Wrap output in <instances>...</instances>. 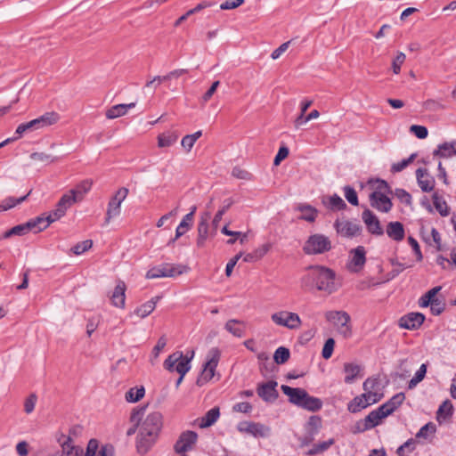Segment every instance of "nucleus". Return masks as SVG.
<instances>
[{
	"mask_svg": "<svg viewBox=\"0 0 456 456\" xmlns=\"http://www.w3.org/2000/svg\"><path fill=\"white\" fill-rule=\"evenodd\" d=\"M379 384V382L378 379L368 378L363 382V385H362L364 393L379 394L377 391V387H378Z\"/></svg>",
	"mask_w": 456,
	"mask_h": 456,
	"instance_id": "obj_59",
	"label": "nucleus"
},
{
	"mask_svg": "<svg viewBox=\"0 0 456 456\" xmlns=\"http://www.w3.org/2000/svg\"><path fill=\"white\" fill-rule=\"evenodd\" d=\"M335 346V340L331 338H328L323 346L322 355L324 359H330L332 355Z\"/></svg>",
	"mask_w": 456,
	"mask_h": 456,
	"instance_id": "obj_62",
	"label": "nucleus"
},
{
	"mask_svg": "<svg viewBox=\"0 0 456 456\" xmlns=\"http://www.w3.org/2000/svg\"><path fill=\"white\" fill-rule=\"evenodd\" d=\"M221 357V352L217 347H212L207 354V361L203 365L200 375L197 379L196 384L199 387L208 382L215 376L216 369Z\"/></svg>",
	"mask_w": 456,
	"mask_h": 456,
	"instance_id": "obj_5",
	"label": "nucleus"
},
{
	"mask_svg": "<svg viewBox=\"0 0 456 456\" xmlns=\"http://www.w3.org/2000/svg\"><path fill=\"white\" fill-rule=\"evenodd\" d=\"M445 309V303L441 299L433 300L430 305V311L434 315L441 314Z\"/></svg>",
	"mask_w": 456,
	"mask_h": 456,
	"instance_id": "obj_64",
	"label": "nucleus"
},
{
	"mask_svg": "<svg viewBox=\"0 0 456 456\" xmlns=\"http://www.w3.org/2000/svg\"><path fill=\"white\" fill-rule=\"evenodd\" d=\"M361 366L356 363H344V372L346 373L344 379L345 383L352 384L361 372Z\"/></svg>",
	"mask_w": 456,
	"mask_h": 456,
	"instance_id": "obj_36",
	"label": "nucleus"
},
{
	"mask_svg": "<svg viewBox=\"0 0 456 456\" xmlns=\"http://www.w3.org/2000/svg\"><path fill=\"white\" fill-rule=\"evenodd\" d=\"M405 395L403 393H398L392 396L387 402L381 404L384 411L387 415L392 414L404 401Z\"/></svg>",
	"mask_w": 456,
	"mask_h": 456,
	"instance_id": "obj_34",
	"label": "nucleus"
},
{
	"mask_svg": "<svg viewBox=\"0 0 456 456\" xmlns=\"http://www.w3.org/2000/svg\"><path fill=\"white\" fill-rule=\"evenodd\" d=\"M335 227L339 234L348 238L357 236L362 232L359 224L350 221H336Z\"/></svg>",
	"mask_w": 456,
	"mask_h": 456,
	"instance_id": "obj_18",
	"label": "nucleus"
},
{
	"mask_svg": "<svg viewBox=\"0 0 456 456\" xmlns=\"http://www.w3.org/2000/svg\"><path fill=\"white\" fill-rule=\"evenodd\" d=\"M29 231L31 230L28 222L21 224H18L4 232V234L0 237V240L8 239L11 238L12 236H22L27 234Z\"/></svg>",
	"mask_w": 456,
	"mask_h": 456,
	"instance_id": "obj_41",
	"label": "nucleus"
},
{
	"mask_svg": "<svg viewBox=\"0 0 456 456\" xmlns=\"http://www.w3.org/2000/svg\"><path fill=\"white\" fill-rule=\"evenodd\" d=\"M434 155L441 158H450L456 155V140L439 144L434 151Z\"/></svg>",
	"mask_w": 456,
	"mask_h": 456,
	"instance_id": "obj_33",
	"label": "nucleus"
},
{
	"mask_svg": "<svg viewBox=\"0 0 456 456\" xmlns=\"http://www.w3.org/2000/svg\"><path fill=\"white\" fill-rule=\"evenodd\" d=\"M331 248L330 240L321 233H315L308 237L303 246L306 255H319L328 252Z\"/></svg>",
	"mask_w": 456,
	"mask_h": 456,
	"instance_id": "obj_6",
	"label": "nucleus"
},
{
	"mask_svg": "<svg viewBox=\"0 0 456 456\" xmlns=\"http://www.w3.org/2000/svg\"><path fill=\"white\" fill-rule=\"evenodd\" d=\"M406 56L403 53L399 52L395 58L392 61V69L395 74H399L401 70V67L405 61Z\"/></svg>",
	"mask_w": 456,
	"mask_h": 456,
	"instance_id": "obj_63",
	"label": "nucleus"
},
{
	"mask_svg": "<svg viewBox=\"0 0 456 456\" xmlns=\"http://www.w3.org/2000/svg\"><path fill=\"white\" fill-rule=\"evenodd\" d=\"M30 192H31V191H29V192L27 195L20 197V198L8 197V198L4 199L0 203V212L6 211L8 209L14 208L16 205L22 203L23 201H25L27 200V198L30 194Z\"/></svg>",
	"mask_w": 456,
	"mask_h": 456,
	"instance_id": "obj_45",
	"label": "nucleus"
},
{
	"mask_svg": "<svg viewBox=\"0 0 456 456\" xmlns=\"http://www.w3.org/2000/svg\"><path fill=\"white\" fill-rule=\"evenodd\" d=\"M74 204V198L69 196H62L56 205V208L53 210L55 212V216L61 218L62 217L67 209L70 208Z\"/></svg>",
	"mask_w": 456,
	"mask_h": 456,
	"instance_id": "obj_40",
	"label": "nucleus"
},
{
	"mask_svg": "<svg viewBox=\"0 0 456 456\" xmlns=\"http://www.w3.org/2000/svg\"><path fill=\"white\" fill-rule=\"evenodd\" d=\"M322 202L331 210H342L346 208V204L338 194L323 199Z\"/></svg>",
	"mask_w": 456,
	"mask_h": 456,
	"instance_id": "obj_42",
	"label": "nucleus"
},
{
	"mask_svg": "<svg viewBox=\"0 0 456 456\" xmlns=\"http://www.w3.org/2000/svg\"><path fill=\"white\" fill-rule=\"evenodd\" d=\"M362 218L369 232L378 236H380L384 233L379 218L370 209H365L362 214Z\"/></svg>",
	"mask_w": 456,
	"mask_h": 456,
	"instance_id": "obj_16",
	"label": "nucleus"
},
{
	"mask_svg": "<svg viewBox=\"0 0 456 456\" xmlns=\"http://www.w3.org/2000/svg\"><path fill=\"white\" fill-rule=\"evenodd\" d=\"M93 246V241L91 240H86L81 242L77 243L73 248L72 251L75 255H81L84 252L87 251Z\"/></svg>",
	"mask_w": 456,
	"mask_h": 456,
	"instance_id": "obj_61",
	"label": "nucleus"
},
{
	"mask_svg": "<svg viewBox=\"0 0 456 456\" xmlns=\"http://www.w3.org/2000/svg\"><path fill=\"white\" fill-rule=\"evenodd\" d=\"M143 413H144V408L134 409L133 411V412L131 413L130 420H131V422L134 423V425L126 431V435L128 436H130L135 433L137 425L140 422Z\"/></svg>",
	"mask_w": 456,
	"mask_h": 456,
	"instance_id": "obj_50",
	"label": "nucleus"
},
{
	"mask_svg": "<svg viewBox=\"0 0 456 456\" xmlns=\"http://www.w3.org/2000/svg\"><path fill=\"white\" fill-rule=\"evenodd\" d=\"M194 357V351L191 350V356L184 355L183 352L176 351L170 354L164 362V368L168 371H176L184 377L191 370V361Z\"/></svg>",
	"mask_w": 456,
	"mask_h": 456,
	"instance_id": "obj_4",
	"label": "nucleus"
},
{
	"mask_svg": "<svg viewBox=\"0 0 456 456\" xmlns=\"http://www.w3.org/2000/svg\"><path fill=\"white\" fill-rule=\"evenodd\" d=\"M232 200L231 199H227L224 201V206L221 209L217 211V213L215 215L213 221H212V229H211V234L214 236L216 233V231L219 226V223L223 218V216L225 214V212L230 208V207L232 205Z\"/></svg>",
	"mask_w": 456,
	"mask_h": 456,
	"instance_id": "obj_38",
	"label": "nucleus"
},
{
	"mask_svg": "<svg viewBox=\"0 0 456 456\" xmlns=\"http://www.w3.org/2000/svg\"><path fill=\"white\" fill-rule=\"evenodd\" d=\"M144 394L143 387H133L126 393V400L130 403H136L144 396Z\"/></svg>",
	"mask_w": 456,
	"mask_h": 456,
	"instance_id": "obj_49",
	"label": "nucleus"
},
{
	"mask_svg": "<svg viewBox=\"0 0 456 456\" xmlns=\"http://www.w3.org/2000/svg\"><path fill=\"white\" fill-rule=\"evenodd\" d=\"M59 119L60 115L57 112H46L33 120L20 124L15 130V134L17 137H22L25 134L50 126L57 123Z\"/></svg>",
	"mask_w": 456,
	"mask_h": 456,
	"instance_id": "obj_3",
	"label": "nucleus"
},
{
	"mask_svg": "<svg viewBox=\"0 0 456 456\" xmlns=\"http://www.w3.org/2000/svg\"><path fill=\"white\" fill-rule=\"evenodd\" d=\"M185 73H187V69H175V70L167 73L165 76H156L153 77V79H151L146 83L145 87H151L153 86H154V87H157L162 82L168 81L175 77H179L180 76H182Z\"/></svg>",
	"mask_w": 456,
	"mask_h": 456,
	"instance_id": "obj_29",
	"label": "nucleus"
},
{
	"mask_svg": "<svg viewBox=\"0 0 456 456\" xmlns=\"http://www.w3.org/2000/svg\"><path fill=\"white\" fill-rule=\"evenodd\" d=\"M84 456H114V450L111 445H104L99 449L98 441L91 439L87 444Z\"/></svg>",
	"mask_w": 456,
	"mask_h": 456,
	"instance_id": "obj_20",
	"label": "nucleus"
},
{
	"mask_svg": "<svg viewBox=\"0 0 456 456\" xmlns=\"http://www.w3.org/2000/svg\"><path fill=\"white\" fill-rule=\"evenodd\" d=\"M297 209L302 213L300 219L307 222H314L316 219L317 210L312 206L308 204H300L297 206Z\"/></svg>",
	"mask_w": 456,
	"mask_h": 456,
	"instance_id": "obj_43",
	"label": "nucleus"
},
{
	"mask_svg": "<svg viewBox=\"0 0 456 456\" xmlns=\"http://www.w3.org/2000/svg\"><path fill=\"white\" fill-rule=\"evenodd\" d=\"M128 194V189L126 187L120 188L116 194L110 199L108 204L106 213V222L109 223L113 217L119 216L121 203L125 200Z\"/></svg>",
	"mask_w": 456,
	"mask_h": 456,
	"instance_id": "obj_13",
	"label": "nucleus"
},
{
	"mask_svg": "<svg viewBox=\"0 0 456 456\" xmlns=\"http://www.w3.org/2000/svg\"><path fill=\"white\" fill-rule=\"evenodd\" d=\"M334 444H335L334 438H330L327 441H324V442H322L319 444H315L307 452V455L313 456V455H317V454L322 453L323 452L327 451Z\"/></svg>",
	"mask_w": 456,
	"mask_h": 456,
	"instance_id": "obj_47",
	"label": "nucleus"
},
{
	"mask_svg": "<svg viewBox=\"0 0 456 456\" xmlns=\"http://www.w3.org/2000/svg\"><path fill=\"white\" fill-rule=\"evenodd\" d=\"M436 431V427L433 422H428L425 424L423 427L416 434L417 439H428L431 435H434Z\"/></svg>",
	"mask_w": 456,
	"mask_h": 456,
	"instance_id": "obj_51",
	"label": "nucleus"
},
{
	"mask_svg": "<svg viewBox=\"0 0 456 456\" xmlns=\"http://www.w3.org/2000/svg\"><path fill=\"white\" fill-rule=\"evenodd\" d=\"M327 321L333 323L338 332L344 338H349L352 335V327L350 325L351 317L345 311H329L325 314Z\"/></svg>",
	"mask_w": 456,
	"mask_h": 456,
	"instance_id": "obj_7",
	"label": "nucleus"
},
{
	"mask_svg": "<svg viewBox=\"0 0 456 456\" xmlns=\"http://www.w3.org/2000/svg\"><path fill=\"white\" fill-rule=\"evenodd\" d=\"M427 373V365L421 364L419 370L414 374L413 378L409 381L408 387L410 389L414 388L420 381H422Z\"/></svg>",
	"mask_w": 456,
	"mask_h": 456,
	"instance_id": "obj_52",
	"label": "nucleus"
},
{
	"mask_svg": "<svg viewBox=\"0 0 456 456\" xmlns=\"http://www.w3.org/2000/svg\"><path fill=\"white\" fill-rule=\"evenodd\" d=\"M126 286L123 281H118L111 296L110 301L112 305L118 308H124L126 305Z\"/></svg>",
	"mask_w": 456,
	"mask_h": 456,
	"instance_id": "obj_25",
	"label": "nucleus"
},
{
	"mask_svg": "<svg viewBox=\"0 0 456 456\" xmlns=\"http://www.w3.org/2000/svg\"><path fill=\"white\" fill-rule=\"evenodd\" d=\"M162 428V415L159 411L149 413L142 422L136 441L137 452L146 453L155 444Z\"/></svg>",
	"mask_w": 456,
	"mask_h": 456,
	"instance_id": "obj_2",
	"label": "nucleus"
},
{
	"mask_svg": "<svg viewBox=\"0 0 456 456\" xmlns=\"http://www.w3.org/2000/svg\"><path fill=\"white\" fill-rule=\"evenodd\" d=\"M369 199L370 206L380 212L387 213L393 207L391 200L387 195L370 194Z\"/></svg>",
	"mask_w": 456,
	"mask_h": 456,
	"instance_id": "obj_22",
	"label": "nucleus"
},
{
	"mask_svg": "<svg viewBox=\"0 0 456 456\" xmlns=\"http://www.w3.org/2000/svg\"><path fill=\"white\" fill-rule=\"evenodd\" d=\"M192 221L191 215H185L176 227L175 238L172 239L168 244L174 243L178 238L186 233L192 226Z\"/></svg>",
	"mask_w": 456,
	"mask_h": 456,
	"instance_id": "obj_37",
	"label": "nucleus"
},
{
	"mask_svg": "<svg viewBox=\"0 0 456 456\" xmlns=\"http://www.w3.org/2000/svg\"><path fill=\"white\" fill-rule=\"evenodd\" d=\"M388 415L387 414V412L384 411V408H382V406L380 405L379 407H378L377 409L371 411L365 418L364 419L366 420V422L369 424V427H370L371 428L377 427L378 425H379V423L381 422V420L383 419H385L386 417H387Z\"/></svg>",
	"mask_w": 456,
	"mask_h": 456,
	"instance_id": "obj_31",
	"label": "nucleus"
},
{
	"mask_svg": "<svg viewBox=\"0 0 456 456\" xmlns=\"http://www.w3.org/2000/svg\"><path fill=\"white\" fill-rule=\"evenodd\" d=\"M424 321V314L412 312L402 316L398 321V325L402 329L413 330L419 329Z\"/></svg>",
	"mask_w": 456,
	"mask_h": 456,
	"instance_id": "obj_14",
	"label": "nucleus"
},
{
	"mask_svg": "<svg viewBox=\"0 0 456 456\" xmlns=\"http://www.w3.org/2000/svg\"><path fill=\"white\" fill-rule=\"evenodd\" d=\"M386 232L391 240L397 242L402 241L405 236L403 224L398 221L389 222Z\"/></svg>",
	"mask_w": 456,
	"mask_h": 456,
	"instance_id": "obj_26",
	"label": "nucleus"
},
{
	"mask_svg": "<svg viewBox=\"0 0 456 456\" xmlns=\"http://www.w3.org/2000/svg\"><path fill=\"white\" fill-rule=\"evenodd\" d=\"M92 181L84 180L80 182L75 188L71 189L69 193L64 194V196H71L74 198V203L80 201L86 193H87L92 187Z\"/></svg>",
	"mask_w": 456,
	"mask_h": 456,
	"instance_id": "obj_28",
	"label": "nucleus"
},
{
	"mask_svg": "<svg viewBox=\"0 0 456 456\" xmlns=\"http://www.w3.org/2000/svg\"><path fill=\"white\" fill-rule=\"evenodd\" d=\"M210 212H205L200 216V220L198 224V247H202L205 244V241L208 239V234L212 235L211 232L208 233V221L210 220Z\"/></svg>",
	"mask_w": 456,
	"mask_h": 456,
	"instance_id": "obj_23",
	"label": "nucleus"
},
{
	"mask_svg": "<svg viewBox=\"0 0 456 456\" xmlns=\"http://www.w3.org/2000/svg\"><path fill=\"white\" fill-rule=\"evenodd\" d=\"M382 394L363 393L355 396L347 405L350 412L356 413L381 400Z\"/></svg>",
	"mask_w": 456,
	"mask_h": 456,
	"instance_id": "obj_10",
	"label": "nucleus"
},
{
	"mask_svg": "<svg viewBox=\"0 0 456 456\" xmlns=\"http://www.w3.org/2000/svg\"><path fill=\"white\" fill-rule=\"evenodd\" d=\"M322 407V400L317 397L312 396L307 393V396L305 398L301 408L314 412L321 410Z\"/></svg>",
	"mask_w": 456,
	"mask_h": 456,
	"instance_id": "obj_44",
	"label": "nucleus"
},
{
	"mask_svg": "<svg viewBox=\"0 0 456 456\" xmlns=\"http://www.w3.org/2000/svg\"><path fill=\"white\" fill-rule=\"evenodd\" d=\"M301 281L305 287L310 289L315 288L328 295L334 293L339 288V284L336 281L335 272L322 265L309 266Z\"/></svg>",
	"mask_w": 456,
	"mask_h": 456,
	"instance_id": "obj_1",
	"label": "nucleus"
},
{
	"mask_svg": "<svg viewBox=\"0 0 456 456\" xmlns=\"http://www.w3.org/2000/svg\"><path fill=\"white\" fill-rule=\"evenodd\" d=\"M28 223L29 224L30 230L34 231L35 232H39L50 225V224H48L47 216H45L44 215L28 221Z\"/></svg>",
	"mask_w": 456,
	"mask_h": 456,
	"instance_id": "obj_46",
	"label": "nucleus"
},
{
	"mask_svg": "<svg viewBox=\"0 0 456 456\" xmlns=\"http://www.w3.org/2000/svg\"><path fill=\"white\" fill-rule=\"evenodd\" d=\"M160 297L157 296L152 297L151 300L138 306L134 310V314L139 316L140 318H145L150 315L155 309L157 302L159 300Z\"/></svg>",
	"mask_w": 456,
	"mask_h": 456,
	"instance_id": "obj_35",
	"label": "nucleus"
},
{
	"mask_svg": "<svg viewBox=\"0 0 456 456\" xmlns=\"http://www.w3.org/2000/svg\"><path fill=\"white\" fill-rule=\"evenodd\" d=\"M220 416V411L218 407H214L208 411L206 414L200 419L199 421V427L200 428H206L208 427H211L214 425Z\"/></svg>",
	"mask_w": 456,
	"mask_h": 456,
	"instance_id": "obj_30",
	"label": "nucleus"
},
{
	"mask_svg": "<svg viewBox=\"0 0 456 456\" xmlns=\"http://www.w3.org/2000/svg\"><path fill=\"white\" fill-rule=\"evenodd\" d=\"M343 191L346 200L353 206H358L359 201L355 190L353 187L346 185L343 188Z\"/></svg>",
	"mask_w": 456,
	"mask_h": 456,
	"instance_id": "obj_58",
	"label": "nucleus"
},
{
	"mask_svg": "<svg viewBox=\"0 0 456 456\" xmlns=\"http://www.w3.org/2000/svg\"><path fill=\"white\" fill-rule=\"evenodd\" d=\"M282 392L289 397V403L298 407H302L305 398L307 396V392L299 387H290L287 385L281 386Z\"/></svg>",
	"mask_w": 456,
	"mask_h": 456,
	"instance_id": "obj_19",
	"label": "nucleus"
},
{
	"mask_svg": "<svg viewBox=\"0 0 456 456\" xmlns=\"http://www.w3.org/2000/svg\"><path fill=\"white\" fill-rule=\"evenodd\" d=\"M178 139V134L175 131H167L159 134L158 136V146L159 148L170 147Z\"/></svg>",
	"mask_w": 456,
	"mask_h": 456,
	"instance_id": "obj_39",
	"label": "nucleus"
},
{
	"mask_svg": "<svg viewBox=\"0 0 456 456\" xmlns=\"http://www.w3.org/2000/svg\"><path fill=\"white\" fill-rule=\"evenodd\" d=\"M135 106V102H131L128 104H117L110 107L106 111V118L109 119L117 118L118 117H122L126 114L127 110L134 108Z\"/></svg>",
	"mask_w": 456,
	"mask_h": 456,
	"instance_id": "obj_32",
	"label": "nucleus"
},
{
	"mask_svg": "<svg viewBox=\"0 0 456 456\" xmlns=\"http://www.w3.org/2000/svg\"><path fill=\"white\" fill-rule=\"evenodd\" d=\"M444 415V418H449L453 414V406L452 403L449 400H445L439 406L437 411V415Z\"/></svg>",
	"mask_w": 456,
	"mask_h": 456,
	"instance_id": "obj_60",
	"label": "nucleus"
},
{
	"mask_svg": "<svg viewBox=\"0 0 456 456\" xmlns=\"http://www.w3.org/2000/svg\"><path fill=\"white\" fill-rule=\"evenodd\" d=\"M59 443L61 446V452H63V455L66 456H84V450L82 447L73 444L72 439L68 436H62L60 438Z\"/></svg>",
	"mask_w": 456,
	"mask_h": 456,
	"instance_id": "obj_24",
	"label": "nucleus"
},
{
	"mask_svg": "<svg viewBox=\"0 0 456 456\" xmlns=\"http://www.w3.org/2000/svg\"><path fill=\"white\" fill-rule=\"evenodd\" d=\"M374 183H376V187L374 191H372L370 194L381 193L382 195H387L393 193L391 187L385 180L376 179Z\"/></svg>",
	"mask_w": 456,
	"mask_h": 456,
	"instance_id": "obj_56",
	"label": "nucleus"
},
{
	"mask_svg": "<svg viewBox=\"0 0 456 456\" xmlns=\"http://www.w3.org/2000/svg\"><path fill=\"white\" fill-rule=\"evenodd\" d=\"M278 383L274 380H270L266 383L258 385L256 393L260 398L265 402L271 403L277 399L279 394L276 390Z\"/></svg>",
	"mask_w": 456,
	"mask_h": 456,
	"instance_id": "obj_15",
	"label": "nucleus"
},
{
	"mask_svg": "<svg viewBox=\"0 0 456 456\" xmlns=\"http://www.w3.org/2000/svg\"><path fill=\"white\" fill-rule=\"evenodd\" d=\"M313 104V101L311 100H305L300 104V114L295 120V126L299 127L300 126H303L305 124V118L306 116H305L306 110L310 108V106Z\"/></svg>",
	"mask_w": 456,
	"mask_h": 456,
	"instance_id": "obj_53",
	"label": "nucleus"
},
{
	"mask_svg": "<svg viewBox=\"0 0 456 456\" xmlns=\"http://www.w3.org/2000/svg\"><path fill=\"white\" fill-rule=\"evenodd\" d=\"M366 252L364 247L358 246L350 251V262L348 268L352 272L360 271L366 262Z\"/></svg>",
	"mask_w": 456,
	"mask_h": 456,
	"instance_id": "obj_17",
	"label": "nucleus"
},
{
	"mask_svg": "<svg viewBox=\"0 0 456 456\" xmlns=\"http://www.w3.org/2000/svg\"><path fill=\"white\" fill-rule=\"evenodd\" d=\"M289 350L284 346H280L274 352L273 360L277 364H283L289 359Z\"/></svg>",
	"mask_w": 456,
	"mask_h": 456,
	"instance_id": "obj_54",
	"label": "nucleus"
},
{
	"mask_svg": "<svg viewBox=\"0 0 456 456\" xmlns=\"http://www.w3.org/2000/svg\"><path fill=\"white\" fill-rule=\"evenodd\" d=\"M224 330L236 338H242L246 333V323L238 319H230L224 324Z\"/></svg>",
	"mask_w": 456,
	"mask_h": 456,
	"instance_id": "obj_27",
	"label": "nucleus"
},
{
	"mask_svg": "<svg viewBox=\"0 0 456 456\" xmlns=\"http://www.w3.org/2000/svg\"><path fill=\"white\" fill-rule=\"evenodd\" d=\"M433 203L436 209L439 212L442 216H447L449 215V208L445 200H444L441 197L438 196L436 192H435L432 196Z\"/></svg>",
	"mask_w": 456,
	"mask_h": 456,
	"instance_id": "obj_48",
	"label": "nucleus"
},
{
	"mask_svg": "<svg viewBox=\"0 0 456 456\" xmlns=\"http://www.w3.org/2000/svg\"><path fill=\"white\" fill-rule=\"evenodd\" d=\"M271 320L276 325L286 327L289 330H297L302 324V321L297 314L288 311H280L273 314Z\"/></svg>",
	"mask_w": 456,
	"mask_h": 456,
	"instance_id": "obj_9",
	"label": "nucleus"
},
{
	"mask_svg": "<svg viewBox=\"0 0 456 456\" xmlns=\"http://www.w3.org/2000/svg\"><path fill=\"white\" fill-rule=\"evenodd\" d=\"M402 203L410 206L412 203L411 195L404 189L396 188L393 193Z\"/></svg>",
	"mask_w": 456,
	"mask_h": 456,
	"instance_id": "obj_57",
	"label": "nucleus"
},
{
	"mask_svg": "<svg viewBox=\"0 0 456 456\" xmlns=\"http://www.w3.org/2000/svg\"><path fill=\"white\" fill-rule=\"evenodd\" d=\"M188 271V267L183 265H175L165 263L151 268L147 273V279H157L165 277H175Z\"/></svg>",
	"mask_w": 456,
	"mask_h": 456,
	"instance_id": "obj_8",
	"label": "nucleus"
},
{
	"mask_svg": "<svg viewBox=\"0 0 456 456\" xmlns=\"http://www.w3.org/2000/svg\"><path fill=\"white\" fill-rule=\"evenodd\" d=\"M416 178L419 186L424 192H430L435 188V179L425 168H418L416 170Z\"/></svg>",
	"mask_w": 456,
	"mask_h": 456,
	"instance_id": "obj_21",
	"label": "nucleus"
},
{
	"mask_svg": "<svg viewBox=\"0 0 456 456\" xmlns=\"http://www.w3.org/2000/svg\"><path fill=\"white\" fill-rule=\"evenodd\" d=\"M417 153H412L411 156L407 159H404L397 163H394L391 166V172L392 173H399L403 171L404 168H406L413 160L416 159Z\"/></svg>",
	"mask_w": 456,
	"mask_h": 456,
	"instance_id": "obj_55",
	"label": "nucleus"
},
{
	"mask_svg": "<svg viewBox=\"0 0 456 456\" xmlns=\"http://www.w3.org/2000/svg\"><path fill=\"white\" fill-rule=\"evenodd\" d=\"M237 429L240 433H247L255 437H267L271 434V428L259 422L240 421L237 425Z\"/></svg>",
	"mask_w": 456,
	"mask_h": 456,
	"instance_id": "obj_12",
	"label": "nucleus"
},
{
	"mask_svg": "<svg viewBox=\"0 0 456 456\" xmlns=\"http://www.w3.org/2000/svg\"><path fill=\"white\" fill-rule=\"evenodd\" d=\"M199 436L195 431L186 430L180 434L176 440L174 450L176 453H185L191 451L198 442Z\"/></svg>",
	"mask_w": 456,
	"mask_h": 456,
	"instance_id": "obj_11",
	"label": "nucleus"
}]
</instances>
